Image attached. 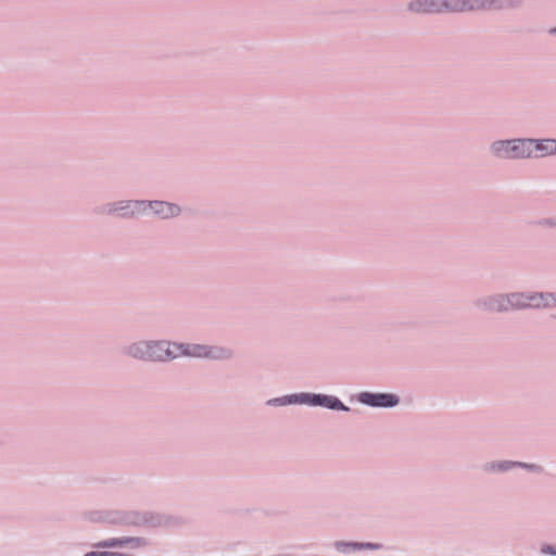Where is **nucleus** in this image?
<instances>
[{"label": "nucleus", "instance_id": "f257e3e1", "mask_svg": "<svg viewBox=\"0 0 556 556\" xmlns=\"http://www.w3.org/2000/svg\"><path fill=\"white\" fill-rule=\"evenodd\" d=\"M129 353L134 357L148 361H167L179 356L225 358L228 353L222 348H211L200 344H176L169 342L147 343L141 342L132 345Z\"/></svg>", "mask_w": 556, "mask_h": 556}, {"label": "nucleus", "instance_id": "f03ea898", "mask_svg": "<svg viewBox=\"0 0 556 556\" xmlns=\"http://www.w3.org/2000/svg\"><path fill=\"white\" fill-rule=\"evenodd\" d=\"M500 8H502V5L495 0H446L444 2L424 0L410 3V10L416 12H442L443 10L464 12L495 10Z\"/></svg>", "mask_w": 556, "mask_h": 556}, {"label": "nucleus", "instance_id": "7ed1b4c3", "mask_svg": "<svg viewBox=\"0 0 556 556\" xmlns=\"http://www.w3.org/2000/svg\"><path fill=\"white\" fill-rule=\"evenodd\" d=\"M556 305V295L547 294H511L509 296H500L494 301L492 307L497 311H508L510 308H522V307H545Z\"/></svg>", "mask_w": 556, "mask_h": 556}, {"label": "nucleus", "instance_id": "20e7f679", "mask_svg": "<svg viewBox=\"0 0 556 556\" xmlns=\"http://www.w3.org/2000/svg\"><path fill=\"white\" fill-rule=\"evenodd\" d=\"M147 210L153 211L156 215L168 218L176 216L179 213V207L167 202H136L129 212L122 213L123 216L135 215L136 213L146 212Z\"/></svg>", "mask_w": 556, "mask_h": 556}, {"label": "nucleus", "instance_id": "39448f33", "mask_svg": "<svg viewBox=\"0 0 556 556\" xmlns=\"http://www.w3.org/2000/svg\"><path fill=\"white\" fill-rule=\"evenodd\" d=\"M541 146L536 143V140H514V146L510 149L511 159L518 157H531L538 155V151Z\"/></svg>", "mask_w": 556, "mask_h": 556}, {"label": "nucleus", "instance_id": "423d86ee", "mask_svg": "<svg viewBox=\"0 0 556 556\" xmlns=\"http://www.w3.org/2000/svg\"><path fill=\"white\" fill-rule=\"evenodd\" d=\"M301 403L321 405L331 409H348L337 397L328 395L301 394L296 396Z\"/></svg>", "mask_w": 556, "mask_h": 556}, {"label": "nucleus", "instance_id": "0eeeda50", "mask_svg": "<svg viewBox=\"0 0 556 556\" xmlns=\"http://www.w3.org/2000/svg\"><path fill=\"white\" fill-rule=\"evenodd\" d=\"M359 401L364 404L370 405V406H382V407H390L397 404V399L393 394L388 393H380V394H372V393H362L359 395Z\"/></svg>", "mask_w": 556, "mask_h": 556}, {"label": "nucleus", "instance_id": "6e6552de", "mask_svg": "<svg viewBox=\"0 0 556 556\" xmlns=\"http://www.w3.org/2000/svg\"><path fill=\"white\" fill-rule=\"evenodd\" d=\"M513 146H514V140L498 141L493 144L492 150L496 155H498L501 157L511 159L510 149L513 148Z\"/></svg>", "mask_w": 556, "mask_h": 556}, {"label": "nucleus", "instance_id": "1a4fd4ad", "mask_svg": "<svg viewBox=\"0 0 556 556\" xmlns=\"http://www.w3.org/2000/svg\"><path fill=\"white\" fill-rule=\"evenodd\" d=\"M538 144L541 146L540 150L538 151V155H534L535 157L544 156L546 154H552L556 152V141L555 140H543L541 142L536 141Z\"/></svg>", "mask_w": 556, "mask_h": 556}, {"label": "nucleus", "instance_id": "9d476101", "mask_svg": "<svg viewBox=\"0 0 556 556\" xmlns=\"http://www.w3.org/2000/svg\"><path fill=\"white\" fill-rule=\"evenodd\" d=\"M124 544H131L135 547H138L141 545V542L139 539H111L102 544V546L113 547L117 545H124Z\"/></svg>", "mask_w": 556, "mask_h": 556}, {"label": "nucleus", "instance_id": "9b49d317", "mask_svg": "<svg viewBox=\"0 0 556 556\" xmlns=\"http://www.w3.org/2000/svg\"><path fill=\"white\" fill-rule=\"evenodd\" d=\"M542 552H543V553H548V554L556 555V551H555V549H553V548H552V547H549V546L542 548Z\"/></svg>", "mask_w": 556, "mask_h": 556}, {"label": "nucleus", "instance_id": "f8f14e48", "mask_svg": "<svg viewBox=\"0 0 556 556\" xmlns=\"http://www.w3.org/2000/svg\"><path fill=\"white\" fill-rule=\"evenodd\" d=\"M342 546H343V544H342V543H338V544H337V547H338L339 549H341V548H342Z\"/></svg>", "mask_w": 556, "mask_h": 556}, {"label": "nucleus", "instance_id": "ddd939ff", "mask_svg": "<svg viewBox=\"0 0 556 556\" xmlns=\"http://www.w3.org/2000/svg\"><path fill=\"white\" fill-rule=\"evenodd\" d=\"M119 210H121V211H124V210H125V207H117V208H115V211H119Z\"/></svg>", "mask_w": 556, "mask_h": 556}]
</instances>
